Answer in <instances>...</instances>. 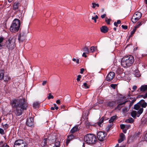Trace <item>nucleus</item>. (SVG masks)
Wrapping results in <instances>:
<instances>
[{
    "label": "nucleus",
    "mask_w": 147,
    "mask_h": 147,
    "mask_svg": "<svg viewBox=\"0 0 147 147\" xmlns=\"http://www.w3.org/2000/svg\"><path fill=\"white\" fill-rule=\"evenodd\" d=\"M12 106L17 116H20L24 110L26 109L28 105L25 98L15 100L13 101Z\"/></svg>",
    "instance_id": "nucleus-1"
},
{
    "label": "nucleus",
    "mask_w": 147,
    "mask_h": 147,
    "mask_svg": "<svg viewBox=\"0 0 147 147\" xmlns=\"http://www.w3.org/2000/svg\"><path fill=\"white\" fill-rule=\"evenodd\" d=\"M134 57L131 55H129L123 58L121 60V65L124 67L131 66L134 62Z\"/></svg>",
    "instance_id": "nucleus-2"
},
{
    "label": "nucleus",
    "mask_w": 147,
    "mask_h": 147,
    "mask_svg": "<svg viewBox=\"0 0 147 147\" xmlns=\"http://www.w3.org/2000/svg\"><path fill=\"white\" fill-rule=\"evenodd\" d=\"M96 139V136L91 134H88L86 135L84 138V140L85 142L87 143L90 144H95Z\"/></svg>",
    "instance_id": "nucleus-3"
},
{
    "label": "nucleus",
    "mask_w": 147,
    "mask_h": 147,
    "mask_svg": "<svg viewBox=\"0 0 147 147\" xmlns=\"http://www.w3.org/2000/svg\"><path fill=\"white\" fill-rule=\"evenodd\" d=\"M20 21L18 19H15L13 22L11 26L10 29V31L13 32H15L18 31L20 26Z\"/></svg>",
    "instance_id": "nucleus-4"
},
{
    "label": "nucleus",
    "mask_w": 147,
    "mask_h": 147,
    "mask_svg": "<svg viewBox=\"0 0 147 147\" xmlns=\"http://www.w3.org/2000/svg\"><path fill=\"white\" fill-rule=\"evenodd\" d=\"M14 147H27V145L24 140L19 139L15 141Z\"/></svg>",
    "instance_id": "nucleus-5"
},
{
    "label": "nucleus",
    "mask_w": 147,
    "mask_h": 147,
    "mask_svg": "<svg viewBox=\"0 0 147 147\" xmlns=\"http://www.w3.org/2000/svg\"><path fill=\"white\" fill-rule=\"evenodd\" d=\"M147 105L146 102H145L144 100H141L139 102L134 105V109L137 110L140 108L141 107L143 108H145Z\"/></svg>",
    "instance_id": "nucleus-6"
},
{
    "label": "nucleus",
    "mask_w": 147,
    "mask_h": 147,
    "mask_svg": "<svg viewBox=\"0 0 147 147\" xmlns=\"http://www.w3.org/2000/svg\"><path fill=\"white\" fill-rule=\"evenodd\" d=\"M142 16V14L141 13L139 12H136L131 18V21L133 23H135L141 18Z\"/></svg>",
    "instance_id": "nucleus-7"
},
{
    "label": "nucleus",
    "mask_w": 147,
    "mask_h": 147,
    "mask_svg": "<svg viewBox=\"0 0 147 147\" xmlns=\"http://www.w3.org/2000/svg\"><path fill=\"white\" fill-rule=\"evenodd\" d=\"M15 40L10 38L8 42H7V46L9 50H12L14 47Z\"/></svg>",
    "instance_id": "nucleus-8"
},
{
    "label": "nucleus",
    "mask_w": 147,
    "mask_h": 147,
    "mask_svg": "<svg viewBox=\"0 0 147 147\" xmlns=\"http://www.w3.org/2000/svg\"><path fill=\"white\" fill-rule=\"evenodd\" d=\"M143 111V108H140L138 112L135 111H133L131 112V115L133 118L135 117L136 116L139 117L140 115L142 113Z\"/></svg>",
    "instance_id": "nucleus-9"
},
{
    "label": "nucleus",
    "mask_w": 147,
    "mask_h": 147,
    "mask_svg": "<svg viewBox=\"0 0 147 147\" xmlns=\"http://www.w3.org/2000/svg\"><path fill=\"white\" fill-rule=\"evenodd\" d=\"M106 135V133L102 131H99L97 133V137L100 141H102L105 140Z\"/></svg>",
    "instance_id": "nucleus-10"
},
{
    "label": "nucleus",
    "mask_w": 147,
    "mask_h": 147,
    "mask_svg": "<svg viewBox=\"0 0 147 147\" xmlns=\"http://www.w3.org/2000/svg\"><path fill=\"white\" fill-rule=\"evenodd\" d=\"M20 33L18 36V40L20 42H22L25 39L26 37V32H25L23 31H21L20 30Z\"/></svg>",
    "instance_id": "nucleus-11"
},
{
    "label": "nucleus",
    "mask_w": 147,
    "mask_h": 147,
    "mask_svg": "<svg viewBox=\"0 0 147 147\" xmlns=\"http://www.w3.org/2000/svg\"><path fill=\"white\" fill-rule=\"evenodd\" d=\"M115 74L113 72H110L107 75L106 77V80L107 81H110L113 80L114 78Z\"/></svg>",
    "instance_id": "nucleus-12"
},
{
    "label": "nucleus",
    "mask_w": 147,
    "mask_h": 147,
    "mask_svg": "<svg viewBox=\"0 0 147 147\" xmlns=\"http://www.w3.org/2000/svg\"><path fill=\"white\" fill-rule=\"evenodd\" d=\"M147 91V85H142L137 90L140 93Z\"/></svg>",
    "instance_id": "nucleus-13"
},
{
    "label": "nucleus",
    "mask_w": 147,
    "mask_h": 147,
    "mask_svg": "<svg viewBox=\"0 0 147 147\" xmlns=\"http://www.w3.org/2000/svg\"><path fill=\"white\" fill-rule=\"evenodd\" d=\"M34 119L32 117H30L27 119L26 124L29 126H32L33 124Z\"/></svg>",
    "instance_id": "nucleus-14"
},
{
    "label": "nucleus",
    "mask_w": 147,
    "mask_h": 147,
    "mask_svg": "<svg viewBox=\"0 0 147 147\" xmlns=\"http://www.w3.org/2000/svg\"><path fill=\"white\" fill-rule=\"evenodd\" d=\"M120 138L118 140V142L121 143L125 139V136L123 133H121L120 134Z\"/></svg>",
    "instance_id": "nucleus-15"
},
{
    "label": "nucleus",
    "mask_w": 147,
    "mask_h": 147,
    "mask_svg": "<svg viewBox=\"0 0 147 147\" xmlns=\"http://www.w3.org/2000/svg\"><path fill=\"white\" fill-rule=\"evenodd\" d=\"M74 135L73 134H71L68 136V138L66 141V144L67 145L69 143L70 141L74 138Z\"/></svg>",
    "instance_id": "nucleus-16"
},
{
    "label": "nucleus",
    "mask_w": 147,
    "mask_h": 147,
    "mask_svg": "<svg viewBox=\"0 0 147 147\" xmlns=\"http://www.w3.org/2000/svg\"><path fill=\"white\" fill-rule=\"evenodd\" d=\"M19 6H20V3L18 2H16L13 5V9L14 10L18 9Z\"/></svg>",
    "instance_id": "nucleus-17"
},
{
    "label": "nucleus",
    "mask_w": 147,
    "mask_h": 147,
    "mask_svg": "<svg viewBox=\"0 0 147 147\" xmlns=\"http://www.w3.org/2000/svg\"><path fill=\"white\" fill-rule=\"evenodd\" d=\"M101 31L103 33H105L108 31V28L107 26H103L100 28Z\"/></svg>",
    "instance_id": "nucleus-18"
},
{
    "label": "nucleus",
    "mask_w": 147,
    "mask_h": 147,
    "mask_svg": "<svg viewBox=\"0 0 147 147\" xmlns=\"http://www.w3.org/2000/svg\"><path fill=\"white\" fill-rule=\"evenodd\" d=\"M128 102L127 100L124 101L123 102L121 103H120L118 104L117 107V108L119 109V110H120L121 108L122 107V105H124L126 103Z\"/></svg>",
    "instance_id": "nucleus-19"
},
{
    "label": "nucleus",
    "mask_w": 147,
    "mask_h": 147,
    "mask_svg": "<svg viewBox=\"0 0 147 147\" xmlns=\"http://www.w3.org/2000/svg\"><path fill=\"white\" fill-rule=\"evenodd\" d=\"M78 130V126H75L71 129V132L72 134H73L76 131Z\"/></svg>",
    "instance_id": "nucleus-20"
},
{
    "label": "nucleus",
    "mask_w": 147,
    "mask_h": 147,
    "mask_svg": "<svg viewBox=\"0 0 147 147\" xmlns=\"http://www.w3.org/2000/svg\"><path fill=\"white\" fill-rule=\"evenodd\" d=\"M4 71L0 69V80H2L4 77Z\"/></svg>",
    "instance_id": "nucleus-21"
},
{
    "label": "nucleus",
    "mask_w": 147,
    "mask_h": 147,
    "mask_svg": "<svg viewBox=\"0 0 147 147\" xmlns=\"http://www.w3.org/2000/svg\"><path fill=\"white\" fill-rule=\"evenodd\" d=\"M115 103L116 102L115 101L110 102L108 103L107 106L110 107H113L115 105Z\"/></svg>",
    "instance_id": "nucleus-22"
},
{
    "label": "nucleus",
    "mask_w": 147,
    "mask_h": 147,
    "mask_svg": "<svg viewBox=\"0 0 147 147\" xmlns=\"http://www.w3.org/2000/svg\"><path fill=\"white\" fill-rule=\"evenodd\" d=\"M130 99H133L130 102V103L129 105V107H130L132 105L134 102L136 101V98H135L130 97Z\"/></svg>",
    "instance_id": "nucleus-23"
},
{
    "label": "nucleus",
    "mask_w": 147,
    "mask_h": 147,
    "mask_svg": "<svg viewBox=\"0 0 147 147\" xmlns=\"http://www.w3.org/2000/svg\"><path fill=\"white\" fill-rule=\"evenodd\" d=\"M134 121V119L133 118H130L128 119H126L125 121V122L127 123H132Z\"/></svg>",
    "instance_id": "nucleus-24"
},
{
    "label": "nucleus",
    "mask_w": 147,
    "mask_h": 147,
    "mask_svg": "<svg viewBox=\"0 0 147 147\" xmlns=\"http://www.w3.org/2000/svg\"><path fill=\"white\" fill-rule=\"evenodd\" d=\"M47 138H45L41 143V145L43 146H45L47 145Z\"/></svg>",
    "instance_id": "nucleus-25"
},
{
    "label": "nucleus",
    "mask_w": 147,
    "mask_h": 147,
    "mask_svg": "<svg viewBox=\"0 0 147 147\" xmlns=\"http://www.w3.org/2000/svg\"><path fill=\"white\" fill-rule=\"evenodd\" d=\"M117 116H114L112 117L109 120V123H111L113 122V121L116 119L117 118Z\"/></svg>",
    "instance_id": "nucleus-26"
},
{
    "label": "nucleus",
    "mask_w": 147,
    "mask_h": 147,
    "mask_svg": "<svg viewBox=\"0 0 147 147\" xmlns=\"http://www.w3.org/2000/svg\"><path fill=\"white\" fill-rule=\"evenodd\" d=\"M83 51H84L86 54L89 53V51L88 48L86 47H84L82 48V49Z\"/></svg>",
    "instance_id": "nucleus-27"
},
{
    "label": "nucleus",
    "mask_w": 147,
    "mask_h": 147,
    "mask_svg": "<svg viewBox=\"0 0 147 147\" xmlns=\"http://www.w3.org/2000/svg\"><path fill=\"white\" fill-rule=\"evenodd\" d=\"M104 120L103 117H102L99 120V122H98V124L100 126H101L100 125L103 122Z\"/></svg>",
    "instance_id": "nucleus-28"
},
{
    "label": "nucleus",
    "mask_w": 147,
    "mask_h": 147,
    "mask_svg": "<svg viewBox=\"0 0 147 147\" xmlns=\"http://www.w3.org/2000/svg\"><path fill=\"white\" fill-rule=\"evenodd\" d=\"M39 103L38 102H34L33 104V106L34 108H38Z\"/></svg>",
    "instance_id": "nucleus-29"
},
{
    "label": "nucleus",
    "mask_w": 147,
    "mask_h": 147,
    "mask_svg": "<svg viewBox=\"0 0 147 147\" xmlns=\"http://www.w3.org/2000/svg\"><path fill=\"white\" fill-rule=\"evenodd\" d=\"M129 110V109L127 107H125L122 110V112L124 113L127 112Z\"/></svg>",
    "instance_id": "nucleus-30"
},
{
    "label": "nucleus",
    "mask_w": 147,
    "mask_h": 147,
    "mask_svg": "<svg viewBox=\"0 0 147 147\" xmlns=\"http://www.w3.org/2000/svg\"><path fill=\"white\" fill-rule=\"evenodd\" d=\"M92 7L93 8H95L96 7H99V5L98 3H92Z\"/></svg>",
    "instance_id": "nucleus-31"
},
{
    "label": "nucleus",
    "mask_w": 147,
    "mask_h": 147,
    "mask_svg": "<svg viewBox=\"0 0 147 147\" xmlns=\"http://www.w3.org/2000/svg\"><path fill=\"white\" fill-rule=\"evenodd\" d=\"M98 17L97 15H96L95 17H92V19L94 21L95 23H96V20L98 19Z\"/></svg>",
    "instance_id": "nucleus-32"
},
{
    "label": "nucleus",
    "mask_w": 147,
    "mask_h": 147,
    "mask_svg": "<svg viewBox=\"0 0 147 147\" xmlns=\"http://www.w3.org/2000/svg\"><path fill=\"white\" fill-rule=\"evenodd\" d=\"M95 48L94 46L92 47H90V51L91 52H93L94 51H95Z\"/></svg>",
    "instance_id": "nucleus-33"
},
{
    "label": "nucleus",
    "mask_w": 147,
    "mask_h": 147,
    "mask_svg": "<svg viewBox=\"0 0 147 147\" xmlns=\"http://www.w3.org/2000/svg\"><path fill=\"white\" fill-rule=\"evenodd\" d=\"M111 20V19H108L107 18L105 19V21L108 24H110V22Z\"/></svg>",
    "instance_id": "nucleus-34"
},
{
    "label": "nucleus",
    "mask_w": 147,
    "mask_h": 147,
    "mask_svg": "<svg viewBox=\"0 0 147 147\" xmlns=\"http://www.w3.org/2000/svg\"><path fill=\"white\" fill-rule=\"evenodd\" d=\"M116 86H117L116 84H112L110 85L111 87L114 89H115Z\"/></svg>",
    "instance_id": "nucleus-35"
},
{
    "label": "nucleus",
    "mask_w": 147,
    "mask_h": 147,
    "mask_svg": "<svg viewBox=\"0 0 147 147\" xmlns=\"http://www.w3.org/2000/svg\"><path fill=\"white\" fill-rule=\"evenodd\" d=\"M53 96L51 95V94L50 93L49 94V96L48 97V99L49 100L51 98H53Z\"/></svg>",
    "instance_id": "nucleus-36"
},
{
    "label": "nucleus",
    "mask_w": 147,
    "mask_h": 147,
    "mask_svg": "<svg viewBox=\"0 0 147 147\" xmlns=\"http://www.w3.org/2000/svg\"><path fill=\"white\" fill-rule=\"evenodd\" d=\"M2 125L3 126V128L4 129H7L8 127V125L7 124H5L4 125H3V123H2Z\"/></svg>",
    "instance_id": "nucleus-37"
},
{
    "label": "nucleus",
    "mask_w": 147,
    "mask_h": 147,
    "mask_svg": "<svg viewBox=\"0 0 147 147\" xmlns=\"http://www.w3.org/2000/svg\"><path fill=\"white\" fill-rule=\"evenodd\" d=\"M83 86L86 89L88 88H89V86L87 85V83H84L83 84Z\"/></svg>",
    "instance_id": "nucleus-38"
},
{
    "label": "nucleus",
    "mask_w": 147,
    "mask_h": 147,
    "mask_svg": "<svg viewBox=\"0 0 147 147\" xmlns=\"http://www.w3.org/2000/svg\"><path fill=\"white\" fill-rule=\"evenodd\" d=\"M0 134L2 135H3L4 134V130L1 128H0Z\"/></svg>",
    "instance_id": "nucleus-39"
},
{
    "label": "nucleus",
    "mask_w": 147,
    "mask_h": 147,
    "mask_svg": "<svg viewBox=\"0 0 147 147\" xmlns=\"http://www.w3.org/2000/svg\"><path fill=\"white\" fill-rule=\"evenodd\" d=\"M81 76L80 75H78L77 76V80L78 82L80 80V79L81 78Z\"/></svg>",
    "instance_id": "nucleus-40"
},
{
    "label": "nucleus",
    "mask_w": 147,
    "mask_h": 147,
    "mask_svg": "<svg viewBox=\"0 0 147 147\" xmlns=\"http://www.w3.org/2000/svg\"><path fill=\"white\" fill-rule=\"evenodd\" d=\"M112 125L111 124L109 125H108L107 128V131H109L110 130L109 129L110 128V127H112Z\"/></svg>",
    "instance_id": "nucleus-41"
},
{
    "label": "nucleus",
    "mask_w": 147,
    "mask_h": 147,
    "mask_svg": "<svg viewBox=\"0 0 147 147\" xmlns=\"http://www.w3.org/2000/svg\"><path fill=\"white\" fill-rule=\"evenodd\" d=\"M122 28L124 30H126L127 28V26L126 25H122L121 26Z\"/></svg>",
    "instance_id": "nucleus-42"
},
{
    "label": "nucleus",
    "mask_w": 147,
    "mask_h": 147,
    "mask_svg": "<svg viewBox=\"0 0 147 147\" xmlns=\"http://www.w3.org/2000/svg\"><path fill=\"white\" fill-rule=\"evenodd\" d=\"M59 142H57L55 144V146L56 147H59Z\"/></svg>",
    "instance_id": "nucleus-43"
},
{
    "label": "nucleus",
    "mask_w": 147,
    "mask_h": 147,
    "mask_svg": "<svg viewBox=\"0 0 147 147\" xmlns=\"http://www.w3.org/2000/svg\"><path fill=\"white\" fill-rule=\"evenodd\" d=\"M125 125L123 124H121L120 125V127L121 129H123L125 127Z\"/></svg>",
    "instance_id": "nucleus-44"
},
{
    "label": "nucleus",
    "mask_w": 147,
    "mask_h": 147,
    "mask_svg": "<svg viewBox=\"0 0 147 147\" xmlns=\"http://www.w3.org/2000/svg\"><path fill=\"white\" fill-rule=\"evenodd\" d=\"M136 31V30H135V29H134L131 32V35L130 36H132L134 34Z\"/></svg>",
    "instance_id": "nucleus-45"
},
{
    "label": "nucleus",
    "mask_w": 147,
    "mask_h": 147,
    "mask_svg": "<svg viewBox=\"0 0 147 147\" xmlns=\"http://www.w3.org/2000/svg\"><path fill=\"white\" fill-rule=\"evenodd\" d=\"M137 88V86H135V85L134 86H133V89L134 90L132 91V92H134L135 90H136Z\"/></svg>",
    "instance_id": "nucleus-46"
},
{
    "label": "nucleus",
    "mask_w": 147,
    "mask_h": 147,
    "mask_svg": "<svg viewBox=\"0 0 147 147\" xmlns=\"http://www.w3.org/2000/svg\"><path fill=\"white\" fill-rule=\"evenodd\" d=\"M144 139L145 141H147V133L144 136Z\"/></svg>",
    "instance_id": "nucleus-47"
},
{
    "label": "nucleus",
    "mask_w": 147,
    "mask_h": 147,
    "mask_svg": "<svg viewBox=\"0 0 147 147\" xmlns=\"http://www.w3.org/2000/svg\"><path fill=\"white\" fill-rule=\"evenodd\" d=\"M1 147H9L7 144H4Z\"/></svg>",
    "instance_id": "nucleus-48"
},
{
    "label": "nucleus",
    "mask_w": 147,
    "mask_h": 147,
    "mask_svg": "<svg viewBox=\"0 0 147 147\" xmlns=\"http://www.w3.org/2000/svg\"><path fill=\"white\" fill-rule=\"evenodd\" d=\"M143 97L144 98H146L147 97V92L145 94L143 95Z\"/></svg>",
    "instance_id": "nucleus-49"
},
{
    "label": "nucleus",
    "mask_w": 147,
    "mask_h": 147,
    "mask_svg": "<svg viewBox=\"0 0 147 147\" xmlns=\"http://www.w3.org/2000/svg\"><path fill=\"white\" fill-rule=\"evenodd\" d=\"M54 108H55L56 110H57L58 109V107L57 106V105L55 104H54Z\"/></svg>",
    "instance_id": "nucleus-50"
},
{
    "label": "nucleus",
    "mask_w": 147,
    "mask_h": 147,
    "mask_svg": "<svg viewBox=\"0 0 147 147\" xmlns=\"http://www.w3.org/2000/svg\"><path fill=\"white\" fill-rule=\"evenodd\" d=\"M47 82V81H43L42 83V85L43 86H45Z\"/></svg>",
    "instance_id": "nucleus-51"
},
{
    "label": "nucleus",
    "mask_w": 147,
    "mask_h": 147,
    "mask_svg": "<svg viewBox=\"0 0 147 147\" xmlns=\"http://www.w3.org/2000/svg\"><path fill=\"white\" fill-rule=\"evenodd\" d=\"M84 69L83 68H81L80 69V73L81 74H83V72L84 71Z\"/></svg>",
    "instance_id": "nucleus-52"
},
{
    "label": "nucleus",
    "mask_w": 147,
    "mask_h": 147,
    "mask_svg": "<svg viewBox=\"0 0 147 147\" xmlns=\"http://www.w3.org/2000/svg\"><path fill=\"white\" fill-rule=\"evenodd\" d=\"M142 25L141 22H138L137 23V25L139 27L140 26Z\"/></svg>",
    "instance_id": "nucleus-53"
},
{
    "label": "nucleus",
    "mask_w": 147,
    "mask_h": 147,
    "mask_svg": "<svg viewBox=\"0 0 147 147\" xmlns=\"http://www.w3.org/2000/svg\"><path fill=\"white\" fill-rule=\"evenodd\" d=\"M106 15L105 14H104L101 15V17L102 18H103L106 17Z\"/></svg>",
    "instance_id": "nucleus-54"
},
{
    "label": "nucleus",
    "mask_w": 147,
    "mask_h": 147,
    "mask_svg": "<svg viewBox=\"0 0 147 147\" xmlns=\"http://www.w3.org/2000/svg\"><path fill=\"white\" fill-rule=\"evenodd\" d=\"M3 39L4 38L3 37H0V43H1L3 42Z\"/></svg>",
    "instance_id": "nucleus-55"
},
{
    "label": "nucleus",
    "mask_w": 147,
    "mask_h": 147,
    "mask_svg": "<svg viewBox=\"0 0 147 147\" xmlns=\"http://www.w3.org/2000/svg\"><path fill=\"white\" fill-rule=\"evenodd\" d=\"M86 53H83V54L82 55V56L83 57H87V55H86Z\"/></svg>",
    "instance_id": "nucleus-56"
},
{
    "label": "nucleus",
    "mask_w": 147,
    "mask_h": 147,
    "mask_svg": "<svg viewBox=\"0 0 147 147\" xmlns=\"http://www.w3.org/2000/svg\"><path fill=\"white\" fill-rule=\"evenodd\" d=\"M56 102L57 103V104H60V101L59 100H57L56 101Z\"/></svg>",
    "instance_id": "nucleus-57"
},
{
    "label": "nucleus",
    "mask_w": 147,
    "mask_h": 147,
    "mask_svg": "<svg viewBox=\"0 0 147 147\" xmlns=\"http://www.w3.org/2000/svg\"><path fill=\"white\" fill-rule=\"evenodd\" d=\"M117 24H120L121 23V22L120 20H118L117 21V22H116Z\"/></svg>",
    "instance_id": "nucleus-58"
},
{
    "label": "nucleus",
    "mask_w": 147,
    "mask_h": 147,
    "mask_svg": "<svg viewBox=\"0 0 147 147\" xmlns=\"http://www.w3.org/2000/svg\"><path fill=\"white\" fill-rule=\"evenodd\" d=\"M76 63H78V64H79L80 63L79 62V59H77V60H76Z\"/></svg>",
    "instance_id": "nucleus-59"
},
{
    "label": "nucleus",
    "mask_w": 147,
    "mask_h": 147,
    "mask_svg": "<svg viewBox=\"0 0 147 147\" xmlns=\"http://www.w3.org/2000/svg\"><path fill=\"white\" fill-rule=\"evenodd\" d=\"M141 97H143V95H139L137 97L138 98H140Z\"/></svg>",
    "instance_id": "nucleus-60"
},
{
    "label": "nucleus",
    "mask_w": 147,
    "mask_h": 147,
    "mask_svg": "<svg viewBox=\"0 0 147 147\" xmlns=\"http://www.w3.org/2000/svg\"><path fill=\"white\" fill-rule=\"evenodd\" d=\"M114 25L116 27H117L118 26L117 24L116 23V22H115L114 23Z\"/></svg>",
    "instance_id": "nucleus-61"
},
{
    "label": "nucleus",
    "mask_w": 147,
    "mask_h": 147,
    "mask_svg": "<svg viewBox=\"0 0 147 147\" xmlns=\"http://www.w3.org/2000/svg\"><path fill=\"white\" fill-rule=\"evenodd\" d=\"M123 132L124 133H126V131H127V130H126V129H123Z\"/></svg>",
    "instance_id": "nucleus-62"
},
{
    "label": "nucleus",
    "mask_w": 147,
    "mask_h": 147,
    "mask_svg": "<svg viewBox=\"0 0 147 147\" xmlns=\"http://www.w3.org/2000/svg\"><path fill=\"white\" fill-rule=\"evenodd\" d=\"M138 27H139L137 25H136V26L134 28V29H135V30H136V29H137V28Z\"/></svg>",
    "instance_id": "nucleus-63"
},
{
    "label": "nucleus",
    "mask_w": 147,
    "mask_h": 147,
    "mask_svg": "<svg viewBox=\"0 0 147 147\" xmlns=\"http://www.w3.org/2000/svg\"><path fill=\"white\" fill-rule=\"evenodd\" d=\"M51 109L52 110H55V108L54 107H51Z\"/></svg>",
    "instance_id": "nucleus-64"
}]
</instances>
